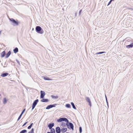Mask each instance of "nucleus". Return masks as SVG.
Here are the masks:
<instances>
[{"label": "nucleus", "mask_w": 133, "mask_h": 133, "mask_svg": "<svg viewBox=\"0 0 133 133\" xmlns=\"http://www.w3.org/2000/svg\"><path fill=\"white\" fill-rule=\"evenodd\" d=\"M36 31L38 33L42 34L44 33V31L41 27L39 26H37L36 27Z\"/></svg>", "instance_id": "f257e3e1"}, {"label": "nucleus", "mask_w": 133, "mask_h": 133, "mask_svg": "<svg viewBox=\"0 0 133 133\" xmlns=\"http://www.w3.org/2000/svg\"><path fill=\"white\" fill-rule=\"evenodd\" d=\"M9 19L10 21L12 22V24L13 26H15L18 25V23L17 21H16L12 18H9Z\"/></svg>", "instance_id": "f03ea898"}, {"label": "nucleus", "mask_w": 133, "mask_h": 133, "mask_svg": "<svg viewBox=\"0 0 133 133\" xmlns=\"http://www.w3.org/2000/svg\"><path fill=\"white\" fill-rule=\"evenodd\" d=\"M66 125L68 128H71L72 130H74V125L71 122H69V121L68 122H66Z\"/></svg>", "instance_id": "7ed1b4c3"}, {"label": "nucleus", "mask_w": 133, "mask_h": 133, "mask_svg": "<svg viewBox=\"0 0 133 133\" xmlns=\"http://www.w3.org/2000/svg\"><path fill=\"white\" fill-rule=\"evenodd\" d=\"M57 121L58 122H61L62 121H64L67 122H69V120L66 118L64 117L60 118L59 119H58Z\"/></svg>", "instance_id": "20e7f679"}, {"label": "nucleus", "mask_w": 133, "mask_h": 133, "mask_svg": "<svg viewBox=\"0 0 133 133\" xmlns=\"http://www.w3.org/2000/svg\"><path fill=\"white\" fill-rule=\"evenodd\" d=\"M85 98L86 101L89 103L90 107H91L92 106V104L90 98L88 97H85Z\"/></svg>", "instance_id": "39448f33"}, {"label": "nucleus", "mask_w": 133, "mask_h": 133, "mask_svg": "<svg viewBox=\"0 0 133 133\" xmlns=\"http://www.w3.org/2000/svg\"><path fill=\"white\" fill-rule=\"evenodd\" d=\"M38 102V99H36V100H35L34 102H33V103L32 104V110H33L34 108H35V107L36 106V105H37V103Z\"/></svg>", "instance_id": "423d86ee"}, {"label": "nucleus", "mask_w": 133, "mask_h": 133, "mask_svg": "<svg viewBox=\"0 0 133 133\" xmlns=\"http://www.w3.org/2000/svg\"><path fill=\"white\" fill-rule=\"evenodd\" d=\"M40 98H43L45 95V92L41 90V92Z\"/></svg>", "instance_id": "0eeeda50"}, {"label": "nucleus", "mask_w": 133, "mask_h": 133, "mask_svg": "<svg viewBox=\"0 0 133 133\" xmlns=\"http://www.w3.org/2000/svg\"><path fill=\"white\" fill-rule=\"evenodd\" d=\"M56 132L57 133H60L61 131L60 128L59 127H57L56 128Z\"/></svg>", "instance_id": "6e6552de"}, {"label": "nucleus", "mask_w": 133, "mask_h": 133, "mask_svg": "<svg viewBox=\"0 0 133 133\" xmlns=\"http://www.w3.org/2000/svg\"><path fill=\"white\" fill-rule=\"evenodd\" d=\"M54 124L53 123H51L49 124L48 127H49V128L51 129H52V128L54 126Z\"/></svg>", "instance_id": "1a4fd4ad"}, {"label": "nucleus", "mask_w": 133, "mask_h": 133, "mask_svg": "<svg viewBox=\"0 0 133 133\" xmlns=\"http://www.w3.org/2000/svg\"><path fill=\"white\" fill-rule=\"evenodd\" d=\"M126 47L128 49L132 48L133 47V43H131L129 45H126Z\"/></svg>", "instance_id": "9d476101"}, {"label": "nucleus", "mask_w": 133, "mask_h": 133, "mask_svg": "<svg viewBox=\"0 0 133 133\" xmlns=\"http://www.w3.org/2000/svg\"><path fill=\"white\" fill-rule=\"evenodd\" d=\"M9 75V74L8 73H4L1 75V76L2 77H5Z\"/></svg>", "instance_id": "9b49d317"}, {"label": "nucleus", "mask_w": 133, "mask_h": 133, "mask_svg": "<svg viewBox=\"0 0 133 133\" xmlns=\"http://www.w3.org/2000/svg\"><path fill=\"white\" fill-rule=\"evenodd\" d=\"M41 101L42 102H48L49 101V100L48 99H42Z\"/></svg>", "instance_id": "f8f14e48"}, {"label": "nucleus", "mask_w": 133, "mask_h": 133, "mask_svg": "<svg viewBox=\"0 0 133 133\" xmlns=\"http://www.w3.org/2000/svg\"><path fill=\"white\" fill-rule=\"evenodd\" d=\"M67 130V129L66 128H63L62 129H61V131L62 132H64L66 131Z\"/></svg>", "instance_id": "ddd939ff"}, {"label": "nucleus", "mask_w": 133, "mask_h": 133, "mask_svg": "<svg viewBox=\"0 0 133 133\" xmlns=\"http://www.w3.org/2000/svg\"><path fill=\"white\" fill-rule=\"evenodd\" d=\"M6 53L5 51H3L1 54V57H4Z\"/></svg>", "instance_id": "4468645a"}, {"label": "nucleus", "mask_w": 133, "mask_h": 133, "mask_svg": "<svg viewBox=\"0 0 133 133\" xmlns=\"http://www.w3.org/2000/svg\"><path fill=\"white\" fill-rule=\"evenodd\" d=\"M7 100L6 98H4L3 100V103L5 104L7 102Z\"/></svg>", "instance_id": "2eb2a0df"}, {"label": "nucleus", "mask_w": 133, "mask_h": 133, "mask_svg": "<svg viewBox=\"0 0 133 133\" xmlns=\"http://www.w3.org/2000/svg\"><path fill=\"white\" fill-rule=\"evenodd\" d=\"M11 54V52H10V51H9L8 52V53L6 54V56L5 57V58H8L9 56Z\"/></svg>", "instance_id": "dca6fc26"}, {"label": "nucleus", "mask_w": 133, "mask_h": 133, "mask_svg": "<svg viewBox=\"0 0 133 133\" xmlns=\"http://www.w3.org/2000/svg\"><path fill=\"white\" fill-rule=\"evenodd\" d=\"M14 53H16L18 51V48L16 47L13 50Z\"/></svg>", "instance_id": "f3484780"}, {"label": "nucleus", "mask_w": 133, "mask_h": 133, "mask_svg": "<svg viewBox=\"0 0 133 133\" xmlns=\"http://www.w3.org/2000/svg\"><path fill=\"white\" fill-rule=\"evenodd\" d=\"M51 96L52 98L57 99L58 98V96H55L52 95H51Z\"/></svg>", "instance_id": "a211bd4d"}, {"label": "nucleus", "mask_w": 133, "mask_h": 133, "mask_svg": "<svg viewBox=\"0 0 133 133\" xmlns=\"http://www.w3.org/2000/svg\"><path fill=\"white\" fill-rule=\"evenodd\" d=\"M71 105H72V108L75 109H76V107L74 105V103L73 102H71Z\"/></svg>", "instance_id": "6ab92c4d"}, {"label": "nucleus", "mask_w": 133, "mask_h": 133, "mask_svg": "<svg viewBox=\"0 0 133 133\" xmlns=\"http://www.w3.org/2000/svg\"><path fill=\"white\" fill-rule=\"evenodd\" d=\"M51 108H52L51 105H50L48 106L46 108V109H49Z\"/></svg>", "instance_id": "aec40b11"}, {"label": "nucleus", "mask_w": 133, "mask_h": 133, "mask_svg": "<svg viewBox=\"0 0 133 133\" xmlns=\"http://www.w3.org/2000/svg\"><path fill=\"white\" fill-rule=\"evenodd\" d=\"M65 107L68 108H71V105L70 104H66L65 105Z\"/></svg>", "instance_id": "412c9836"}, {"label": "nucleus", "mask_w": 133, "mask_h": 133, "mask_svg": "<svg viewBox=\"0 0 133 133\" xmlns=\"http://www.w3.org/2000/svg\"><path fill=\"white\" fill-rule=\"evenodd\" d=\"M51 133H55V129L54 128H52L51 129Z\"/></svg>", "instance_id": "4be33fe9"}, {"label": "nucleus", "mask_w": 133, "mask_h": 133, "mask_svg": "<svg viewBox=\"0 0 133 133\" xmlns=\"http://www.w3.org/2000/svg\"><path fill=\"white\" fill-rule=\"evenodd\" d=\"M105 53V52L103 51V52H97L96 53V54H103L104 53Z\"/></svg>", "instance_id": "5701e85b"}, {"label": "nucleus", "mask_w": 133, "mask_h": 133, "mask_svg": "<svg viewBox=\"0 0 133 133\" xmlns=\"http://www.w3.org/2000/svg\"><path fill=\"white\" fill-rule=\"evenodd\" d=\"M44 79L45 80H51L52 79H50L48 77H44Z\"/></svg>", "instance_id": "b1692460"}, {"label": "nucleus", "mask_w": 133, "mask_h": 133, "mask_svg": "<svg viewBox=\"0 0 133 133\" xmlns=\"http://www.w3.org/2000/svg\"><path fill=\"white\" fill-rule=\"evenodd\" d=\"M27 131L26 130H24L21 131L20 132V133H25Z\"/></svg>", "instance_id": "393cba45"}, {"label": "nucleus", "mask_w": 133, "mask_h": 133, "mask_svg": "<svg viewBox=\"0 0 133 133\" xmlns=\"http://www.w3.org/2000/svg\"><path fill=\"white\" fill-rule=\"evenodd\" d=\"M34 129L32 128L31 131L29 132L28 133H34Z\"/></svg>", "instance_id": "a878e982"}, {"label": "nucleus", "mask_w": 133, "mask_h": 133, "mask_svg": "<svg viewBox=\"0 0 133 133\" xmlns=\"http://www.w3.org/2000/svg\"><path fill=\"white\" fill-rule=\"evenodd\" d=\"M22 115L21 114H20V116L19 117H18V119L17 120V121H19V119L21 118V117Z\"/></svg>", "instance_id": "bb28decb"}, {"label": "nucleus", "mask_w": 133, "mask_h": 133, "mask_svg": "<svg viewBox=\"0 0 133 133\" xmlns=\"http://www.w3.org/2000/svg\"><path fill=\"white\" fill-rule=\"evenodd\" d=\"M79 131L81 133L82 132V127H79Z\"/></svg>", "instance_id": "cd10ccee"}, {"label": "nucleus", "mask_w": 133, "mask_h": 133, "mask_svg": "<svg viewBox=\"0 0 133 133\" xmlns=\"http://www.w3.org/2000/svg\"><path fill=\"white\" fill-rule=\"evenodd\" d=\"M106 103H107V106L108 107V108L109 107V104H108V101L107 99L106 100Z\"/></svg>", "instance_id": "c85d7f7f"}, {"label": "nucleus", "mask_w": 133, "mask_h": 133, "mask_svg": "<svg viewBox=\"0 0 133 133\" xmlns=\"http://www.w3.org/2000/svg\"><path fill=\"white\" fill-rule=\"evenodd\" d=\"M112 1H111V0H110V1L109 2V3H108V4L107 5V6H108L112 2Z\"/></svg>", "instance_id": "c756f323"}, {"label": "nucleus", "mask_w": 133, "mask_h": 133, "mask_svg": "<svg viewBox=\"0 0 133 133\" xmlns=\"http://www.w3.org/2000/svg\"><path fill=\"white\" fill-rule=\"evenodd\" d=\"M57 105V104H54L51 105L52 108L53 107H55L56 105Z\"/></svg>", "instance_id": "7c9ffc66"}, {"label": "nucleus", "mask_w": 133, "mask_h": 133, "mask_svg": "<svg viewBox=\"0 0 133 133\" xmlns=\"http://www.w3.org/2000/svg\"><path fill=\"white\" fill-rule=\"evenodd\" d=\"M25 109H23V110L21 114L23 115V113L25 111Z\"/></svg>", "instance_id": "2f4dec72"}, {"label": "nucleus", "mask_w": 133, "mask_h": 133, "mask_svg": "<svg viewBox=\"0 0 133 133\" xmlns=\"http://www.w3.org/2000/svg\"><path fill=\"white\" fill-rule=\"evenodd\" d=\"M16 61L17 62V63L19 65H20V63L19 62L17 59H16Z\"/></svg>", "instance_id": "473e14b6"}, {"label": "nucleus", "mask_w": 133, "mask_h": 133, "mask_svg": "<svg viewBox=\"0 0 133 133\" xmlns=\"http://www.w3.org/2000/svg\"><path fill=\"white\" fill-rule=\"evenodd\" d=\"M31 127H32L31 126H30V125L28 127V129H30L31 128Z\"/></svg>", "instance_id": "72a5a7b5"}, {"label": "nucleus", "mask_w": 133, "mask_h": 133, "mask_svg": "<svg viewBox=\"0 0 133 133\" xmlns=\"http://www.w3.org/2000/svg\"><path fill=\"white\" fill-rule=\"evenodd\" d=\"M28 122H26L22 126H25V125H26V123H27Z\"/></svg>", "instance_id": "f704fd0d"}, {"label": "nucleus", "mask_w": 133, "mask_h": 133, "mask_svg": "<svg viewBox=\"0 0 133 133\" xmlns=\"http://www.w3.org/2000/svg\"><path fill=\"white\" fill-rule=\"evenodd\" d=\"M82 10H80L79 11V15L80 14H81V12L82 11Z\"/></svg>", "instance_id": "c9c22d12"}, {"label": "nucleus", "mask_w": 133, "mask_h": 133, "mask_svg": "<svg viewBox=\"0 0 133 133\" xmlns=\"http://www.w3.org/2000/svg\"><path fill=\"white\" fill-rule=\"evenodd\" d=\"M105 98L106 100L107 99V98L106 95L105 94Z\"/></svg>", "instance_id": "e433bc0d"}, {"label": "nucleus", "mask_w": 133, "mask_h": 133, "mask_svg": "<svg viewBox=\"0 0 133 133\" xmlns=\"http://www.w3.org/2000/svg\"><path fill=\"white\" fill-rule=\"evenodd\" d=\"M128 9L129 10H133V9L131 8H128Z\"/></svg>", "instance_id": "4c0bfd02"}, {"label": "nucleus", "mask_w": 133, "mask_h": 133, "mask_svg": "<svg viewBox=\"0 0 133 133\" xmlns=\"http://www.w3.org/2000/svg\"><path fill=\"white\" fill-rule=\"evenodd\" d=\"M33 125V123H31L30 125V126H31V127H32V126Z\"/></svg>", "instance_id": "58836bf2"}, {"label": "nucleus", "mask_w": 133, "mask_h": 133, "mask_svg": "<svg viewBox=\"0 0 133 133\" xmlns=\"http://www.w3.org/2000/svg\"><path fill=\"white\" fill-rule=\"evenodd\" d=\"M75 17L76 16H77V13H75Z\"/></svg>", "instance_id": "ea45409f"}, {"label": "nucleus", "mask_w": 133, "mask_h": 133, "mask_svg": "<svg viewBox=\"0 0 133 133\" xmlns=\"http://www.w3.org/2000/svg\"><path fill=\"white\" fill-rule=\"evenodd\" d=\"M47 133H51L49 132H48Z\"/></svg>", "instance_id": "a19ab883"}, {"label": "nucleus", "mask_w": 133, "mask_h": 133, "mask_svg": "<svg viewBox=\"0 0 133 133\" xmlns=\"http://www.w3.org/2000/svg\"><path fill=\"white\" fill-rule=\"evenodd\" d=\"M1 34V31H0V35Z\"/></svg>", "instance_id": "79ce46f5"}, {"label": "nucleus", "mask_w": 133, "mask_h": 133, "mask_svg": "<svg viewBox=\"0 0 133 133\" xmlns=\"http://www.w3.org/2000/svg\"><path fill=\"white\" fill-rule=\"evenodd\" d=\"M111 0V1H114V0Z\"/></svg>", "instance_id": "37998d69"}, {"label": "nucleus", "mask_w": 133, "mask_h": 133, "mask_svg": "<svg viewBox=\"0 0 133 133\" xmlns=\"http://www.w3.org/2000/svg\"><path fill=\"white\" fill-rule=\"evenodd\" d=\"M127 38H125V39H127Z\"/></svg>", "instance_id": "c03bdc74"}, {"label": "nucleus", "mask_w": 133, "mask_h": 133, "mask_svg": "<svg viewBox=\"0 0 133 133\" xmlns=\"http://www.w3.org/2000/svg\"><path fill=\"white\" fill-rule=\"evenodd\" d=\"M66 133H69V132H66Z\"/></svg>", "instance_id": "a18cd8bd"}, {"label": "nucleus", "mask_w": 133, "mask_h": 133, "mask_svg": "<svg viewBox=\"0 0 133 133\" xmlns=\"http://www.w3.org/2000/svg\"><path fill=\"white\" fill-rule=\"evenodd\" d=\"M1 94H0V96H1Z\"/></svg>", "instance_id": "49530a36"}]
</instances>
